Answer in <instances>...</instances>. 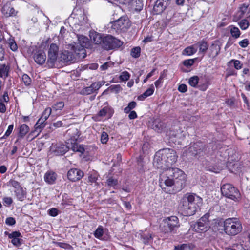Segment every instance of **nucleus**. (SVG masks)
Here are the masks:
<instances>
[{
  "label": "nucleus",
  "mask_w": 250,
  "mask_h": 250,
  "mask_svg": "<svg viewBox=\"0 0 250 250\" xmlns=\"http://www.w3.org/2000/svg\"><path fill=\"white\" fill-rule=\"evenodd\" d=\"M188 248L187 244H183L180 246L175 247V250H185Z\"/></svg>",
  "instance_id": "69168bd1"
},
{
  "label": "nucleus",
  "mask_w": 250,
  "mask_h": 250,
  "mask_svg": "<svg viewBox=\"0 0 250 250\" xmlns=\"http://www.w3.org/2000/svg\"><path fill=\"white\" fill-rule=\"evenodd\" d=\"M6 108L5 104L2 103V100L0 99V112L4 113L6 111Z\"/></svg>",
  "instance_id": "338daca9"
},
{
  "label": "nucleus",
  "mask_w": 250,
  "mask_h": 250,
  "mask_svg": "<svg viewBox=\"0 0 250 250\" xmlns=\"http://www.w3.org/2000/svg\"><path fill=\"white\" fill-rule=\"evenodd\" d=\"M113 65V63L112 62H106L105 63H104L103 64H102L100 66V69L102 71H104V70L107 69V68L108 67H112Z\"/></svg>",
  "instance_id": "3c124183"
},
{
  "label": "nucleus",
  "mask_w": 250,
  "mask_h": 250,
  "mask_svg": "<svg viewBox=\"0 0 250 250\" xmlns=\"http://www.w3.org/2000/svg\"><path fill=\"white\" fill-rule=\"evenodd\" d=\"M7 185L8 186H11L13 187L14 188H15L16 190L21 187L18 181H15V180L13 179H11L7 183Z\"/></svg>",
  "instance_id": "ea45409f"
},
{
  "label": "nucleus",
  "mask_w": 250,
  "mask_h": 250,
  "mask_svg": "<svg viewBox=\"0 0 250 250\" xmlns=\"http://www.w3.org/2000/svg\"><path fill=\"white\" fill-rule=\"evenodd\" d=\"M136 106V103L134 101H132L128 104L127 107H125L124 109V111L125 113H129L131 110L134 109Z\"/></svg>",
  "instance_id": "c9c22d12"
},
{
  "label": "nucleus",
  "mask_w": 250,
  "mask_h": 250,
  "mask_svg": "<svg viewBox=\"0 0 250 250\" xmlns=\"http://www.w3.org/2000/svg\"><path fill=\"white\" fill-rule=\"evenodd\" d=\"M178 90L181 92H185L187 91V86L185 84H180L178 87Z\"/></svg>",
  "instance_id": "680f3d73"
},
{
  "label": "nucleus",
  "mask_w": 250,
  "mask_h": 250,
  "mask_svg": "<svg viewBox=\"0 0 250 250\" xmlns=\"http://www.w3.org/2000/svg\"><path fill=\"white\" fill-rule=\"evenodd\" d=\"M5 222L7 225L12 226L15 224L16 221L14 218L8 217L6 219Z\"/></svg>",
  "instance_id": "13d9d810"
},
{
  "label": "nucleus",
  "mask_w": 250,
  "mask_h": 250,
  "mask_svg": "<svg viewBox=\"0 0 250 250\" xmlns=\"http://www.w3.org/2000/svg\"><path fill=\"white\" fill-rule=\"evenodd\" d=\"M142 238L143 239V242L146 244L151 238V235L150 234L144 235L142 236Z\"/></svg>",
  "instance_id": "0e129e2a"
},
{
  "label": "nucleus",
  "mask_w": 250,
  "mask_h": 250,
  "mask_svg": "<svg viewBox=\"0 0 250 250\" xmlns=\"http://www.w3.org/2000/svg\"><path fill=\"white\" fill-rule=\"evenodd\" d=\"M128 117L130 120L134 119L137 117V115L135 111H131L129 112Z\"/></svg>",
  "instance_id": "774afa93"
},
{
  "label": "nucleus",
  "mask_w": 250,
  "mask_h": 250,
  "mask_svg": "<svg viewBox=\"0 0 250 250\" xmlns=\"http://www.w3.org/2000/svg\"><path fill=\"white\" fill-rule=\"evenodd\" d=\"M49 214L51 216H56L58 215V210L56 208H52L49 210Z\"/></svg>",
  "instance_id": "e2e57ef3"
},
{
  "label": "nucleus",
  "mask_w": 250,
  "mask_h": 250,
  "mask_svg": "<svg viewBox=\"0 0 250 250\" xmlns=\"http://www.w3.org/2000/svg\"><path fill=\"white\" fill-rule=\"evenodd\" d=\"M202 199L195 194L187 193L182 198L179 209L185 216H191L202 206Z\"/></svg>",
  "instance_id": "f03ea898"
},
{
  "label": "nucleus",
  "mask_w": 250,
  "mask_h": 250,
  "mask_svg": "<svg viewBox=\"0 0 250 250\" xmlns=\"http://www.w3.org/2000/svg\"><path fill=\"white\" fill-rule=\"evenodd\" d=\"M52 109L50 107L46 108L43 112L42 116L38 120L37 122L35 125V130L32 133L35 132H38L37 135L42 130V129L45 127L46 124L45 122L49 118V116L51 114Z\"/></svg>",
  "instance_id": "9b49d317"
},
{
  "label": "nucleus",
  "mask_w": 250,
  "mask_h": 250,
  "mask_svg": "<svg viewBox=\"0 0 250 250\" xmlns=\"http://www.w3.org/2000/svg\"><path fill=\"white\" fill-rule=\"evenodd\" d=\"M239 45L245 48L246 47L248 44H249V41L247 39H245L239 42Z\"/></svg>",
  "instance_id": "4d7b16f0"
},
{
  "label": "nucleus",
  "mask_w": 250,
  "mask_h": 250,
  "mask_svg": "<svg viewBox=\"0 0 250 250\" xmlns=\"http://www.w3.org/2000/svg\"><path fill=\"white\" fill-rule=\"evenodd\" d=\"M130 77L129 73L127 71H125L121 73L119 78L122 81H126L129 79Z\"/></svg>",
  "instance_id": "79ce46f5"
},
{
  "label": "nucleus",
  "mask_w": 250,
  "mask_h": 250,
  "mask_svg": "<svg viewBox=\"0 0 250 250\" xmlns=\"http://www.w3.org/2000/svg\"><path fill=\"white\" fill-rule=\"evenodd\" d=\"M83 176V172L80 169L73 168L70 169L67 173L68 179L72 182L79 180Z\"/></svg>",
  "instance_id": "dca6fc26"
},
{
  "label": "nucleus",
  "mask_w": 250,
  "mask_h": 250,
  "mask_svg": "<svg viewBox=\"0 0 250 250\" xmlns=\"http://www.w3.org/2000/svg\"><path fill=\"white\" fill-rule=\"evenodd\" d=\"M227 250H247L244 246V244H235L232 248H229Z\"/></svg>",
  "instance_id": "e433bc0d"
},
{
  "label": "nucleus",
  "mask_w": 250,
  "mask_h": 250,
  "mask_svg": "<svg viewBox=\"0 0 250 250\" xmlns=\"http://www.w3.org/2000/svg\"><path fill=\"white\" fill-rule=\"evenodd\" d=\"M104 234V229L102 226H99L94 233V236L99 239H101Z\"/></svg>",
  "instance_id": "f704fd0d"
},
{
  "label": "nucleus",
  "mask_w": 250,
  "mask_h": 250,
  "mask_svg": "<svg viewBox=\"0 0 250 250\" xmlns=\"http://www.w3.org/2000/svg\"><path fill=\"white\" fill-rule=\"evenodd\" d=\"M102 84H103L100 82L94 83L89 86L83 88L81 91V93L85 95L91 94L97 91L101 87Z\"/></svg>",
  "instance_id": "f3484780"
},
{
  "label": "nucleus",
  "mask_w": 250,
  "mask_h": 250,
  "mask_svg": "<svg viewBox=\"0 0 250 250\" xmlns=\"http://www.w3.org/2000/svg\"><path fill=\"white\" fill-rule=\"evenodd\" d=\"M154 129L157 132L161 131L163 128V123L162 122L155 121L154 123Z\"/></svg>",
  "instance_id": "a19ab883"
},
{
  "label": "nucleus",
  "mask_w": 250,
  "mask_h": 250,
  "mask_svg": "<svg viewBox=\"0 0 250 250\" xmlns=\"http://www.w3.org/2000/svg\"><path fill=\"white\" fill-rule=\"evenodd\" d=\"M110 110V109L109 107H104L99 112L98 115V116L102 117H104Z\"/></svg>",
  "instance_id": "09e8293b"
},
{
  "label": "nucleus",
  "mask_w": 250,
  "mask_h": 250,
  "mask_svg": "<svg viewBox=\"0 0 250 250\" xmlns=\"http://www.w3.org/2000/svg\"><path fill=\"white\" fill-rule=\"evenodd\" d=\"M195 231L197 232H205L208 229V216L202 217L194 226Z\"/></svg>",
  "instance_id": "4468645a"
},
{
  "label": "nucleus",
  "mask_w": 250,
  "mask_h": 250,
  "mask_svg": "<svg viewBox=\"0 0 250 250\" xmlns=\"http://www.w3.org/2000/svg\"><path fill=\"white\" fill-rule=\"evenodd\" d=\"M66 145L63 144H59L51 147V150L54 152L56 155H62L65 154L69 149H71L74 152H78L81 154H83L85 149L81 147H75L74 145L71 143L66 142Z\"/></svg>",
  "instance_id": "423d86ee"
},
{
  "label": "nucleus",
  "mask_w": 250,
  "mask_h": 250,
  "mask_svg": "<svg viewBox=\"0 0 250 250\" xmlns=\"http://www.w3.org/2000/svg\"><path fill=\"white\" fill-rule=\"evenodd\" d=\"M90 40L96 44H101L103 47L104 36L102 34L94 31H90L89 34Z\"/></svg>",
  "instance_id": "a211bd4d"
},
{
  "label": "nucleus",
  "mask_w": 250,
  "mask_h": 250,
  "mask_svg": "<svg viewBox=\"0 0 250 250\" xmlns=\"http://www.w3.org/2000/svg\"><path fill=\"white\" fill-rule=\"evenodd\" d=\"M11 242L16 247H19L21 245L20 239L19 238L12 239Z\"/></svg>",
  "instance_id": "052dcab7"
},
{
  "label": "nucleus",
  "mask_w": 250,
  "mask_h": 250,
  "mask_svg": "<svg viewBox=\"0 0 250 250\" xmlns=\"http://www.w3.org/2000/svg\"><path fill=\"white\" fill-rule=\"evenodd\" d=\"M154 91V88L152 84L142 95L138 96L139 100H144L146 97L153 94Z\"/></svg>",
  "instance_id": "bb28decb"
},
{
  "label": "nucleus",
  "mask_w": 250,
  "mask_h": 250,
  "mask_svg": "<svg viewBox=\"0 0 250 250\" xmlns=\"http://www.w3.org/2000/svg\"><path fill=\"white\" fill-rule=\"evenodd\" d=\"M66 135L70 137L66 142L71 143L74 145L75 147L84 148L83 145H78L76 142L80 135V133L77 128L71 127L66 131Z\"/></svg>",
  "instance_id": "ddd939ff"
},
{
  "label": "nucleus",
  "mask_w": 250,
  "mask_h": 250,
  "mask_svg": "<svg viewBox=\"0 0 250 250\" xmlns=\"http://www.w3.org/2000/svg\"><path fill=\"white\" fill-rule=\"evenodd\" d=\"M186 175L185 173L178 168H167L160 175V186L162 189L164 186L171 187L175 186L181 188L185 185Z\"/></svg>",
  "instance_id": "f257e3e1"
},
{
  "label": "nucleus",
  "mask_w": 250,
  "mask_h": 250,
  "mask_svg": "<svg viewBox=\"0 0 250 250\" xmlns=\"http://www.w3.org/2000/svg\"><path fill=\"white\" fill-rule=\"evenodd\" d=\"M88 44V39L83 35H80L78 37V42L69 44L68 48L72 50L79 57L84 58L86 56L84 48Z\"/></svg>",
  "instance_id": "20e7f679"
},
{
  "label": "nucleus",
  "mask_w": 250,
  "mask_h": 250,
  "mask_svg": "<svg viewBox=\"0 0 250 250\" xmlns=\"http://www.w3.org/2000/svg\"><path fill=\"white\" fill-rule=\"evenodd\" d=\"M9 67L5 64L0 65V78L8 76Z\"/></svg>",
  "instance_id": "2f4dec72"
},
{
  "label": "nucleus",
  "mask_w": 250,
  "mask_h": 250,
  "mask_svg": "<svg viewBox=\"0 0 250 250\" xmlns=\"http://www.w3.org/2000/svg\"><path fill=\"white\" fill-rule=\"evenodd\" d=\"M141 49L139 47H136L131 49V55L134 58H138L140 55Z\"/></svg>",
  "instance_id": "58836bf2"
},
{
  "label": "nucleus",
  "mask_w": 250,
  "mask_h": 250,
  "mask_svg": "<svg viewBox=\"0 0 250 250\" xmlns=\"http://www.w3.org/2000/svg\"><path fill=\"white\" fill-rule=\"evenodd\" d=\"M14 127L13 125H10L8 126V128L4 135V136L2 138H4L5 137H8L10 135V134L11 133Z\"/></svg>",
  "instance_id": "6e6d98bb"
},
{
  "label": "nucleus",
  "mask_w": 250,
  "mask_h": 250,
  "mask_svg": "<svg viewBox=\"0 0 250 250\" xmlns=\"http://www.w3.org/2000/svg\"><path fill=\"white\" fill-rule=\"evenodd\" d=\"M178 218L175 216L164 219L160 225V229L164 233L171 232L179 227Z\"/></svg>",
  "instance_id": "0eeeda50"
},
{
  "label": "nucleus",
  "mask_w": 250,
  "mask_h": 250,
  "mask_svg": "<svg viewBox=\"0 0 250 250\" xmlns=\"http://www.w3.org/2000/svg\"><path fill=\"white\" fill-rule=\"evenodd\" d=\"M108 140V135L105 132H103L101 135V141L103 144H105Z\"/></svg>",
  "instance_id": "8fccbe9b"
},
{
  "label": "nucleus",
  "mask_w": 250,
  "mask_h": 250,
  "mask_svg": "<svg viewBox=\"0 0 250 250\" xmlns=\"http://www.w3.org/2000/svg\"><path fill=\"white\" fill-rule=\"evenodd\" d=\"M22 80L24 84L26 86H28L30 85L31 83V79L29 77L28 75H27L26 74H24L22 76Z\"/></svg>",
  "instance_id": "a18cd8bd"
},
{
  "label": "nucleus",
  "mask_w": 250,
  "mask_h": 250,
  "mask_svg": "<svg viewBox=\"0 0 250 250\" xmlns=\"http://www.w3.org/2000/svg\"><path fill=\"white\" fill-rule=\"evenodd\" d=\"M57 175L53 171H47L45 173L44 179L45 181L49 184H52L56 179Z\"/></svg>",
  "instance_id": "4be33fe9"
},
{
  "label": "nucleus",
  "mask_w": 250,
  "mask_h": 250,
  "mask_svg": "<svg viewBox=\"0 0 250 250\" xmlns=\"http://www.w3.org/2000/svg\"><path fill=\"white\" fill-rule=\"evenodd\" d=\"M3 201L5 206H9L13 203V200L11 197H5L3 198Z\"/></svg>",
  "instance_id": "864d4df0"
},
{
  "label": "nucleus",
  "mask_w": 250,
  "mask_h": 250,
  "mask_svg": "<svg viewBox=\"0 0 250 250\" xmlns=\"http://www.w3.org/2000/svg\"><path fill=\"white\" fill-rule=\"evenodd\" d=\"M58 55V47L54 43L50 44L48 52V59L47 64L49 67H53L55 66Z\"/></svg>",
  "instance_id": "f8f14e48"
},
{
  "label": "nucleus",
  "mask_w": 250,
  "mask_h": 250,
  "mask_svg": "<svg viewBox=\"0 0 250 250\" xmlns=\"http://www.w3.org/2000/svg\"><path fill=\"white\" fill-rule=\"evenodd\" d=\"M199 78L197 76H193L189 80V84L193 87H195L198 83Z\"/></svg>",
  "instance_id": "49530a36"
},
{
  "label": "nucleus",
  "mask_w": 250,
  "mask_h": 250,
  "mask_svg": "<svg viewBox=\"0 0 250 250\" xmlns=\"http://www.w3.org/2000/svg\"><path fill=\"white\" fill-rule=\"evenodd\" d=\"M244 241H243V243L244 244V246L246 247L247 250H250V231L246 233Z\"/></svg>",
  "instance_id": "473e14b6"
},
{
  "label": "nucleus",
  "mask_w": 250,
  "mask_h": 250,
  "mask_svg": "<svg viewBox=\"0 0 250 250\" xmlns=\"http://www.w3.org/2000/svg\"><path fill=\"white\" fill-rule=\"evenodd\" d=\"M8 43L9 44V46L12 51H15L17 50L18 48L17 45L13 39H9L8 41Z\"/></svg>",
  "instance_id": "c03bdc74"
},
{
  "label": "nucleus",
  "mask_w": 250,
  "mask_h": 250,
  "mask_svg": "<svg viewBox=\"0 0 250 250\" xmlns=\"http://www.w3.org/2000/svg\"><path fill=\"white\" fill-rule=\"evenodd\" d=\"M106 183L108 186L114 187L118 184V180L113 177H110L107 180Z\"/></svg>",
  "instance_id": "de8ad7c7"
},
{
  "label": "nucleus",
  "mask_w": 250,
  "mask_h": 250,
  "mask_svg": "<svg viewBox=\"0 0 250 250\" xmlns=\"http://www.w3.org/2000/svg\"><path fill=\"white\" fill-rule=\"evenodd\" d=\"M123 42L110 35L104 36L103 48L106 50L118 48L122 46Z\"/></svg>",
  "instance_id": "9d476101"
},
{
  "label": "nucleus",
  "mask_w": 250,
  "mask_h": 250,
  "mask_svg": "<svg viewBox=\"0 0 250 250\" xmlns=\"http://www.w3.org/2000/svg\"><path fill=\"white\" fill-rule=\"evenodd\" d=\"M194 62V59H188L184 61L183 64L189 67L193 65Z\"/></svg>",
  "instance_id": "5fc2aeb1"
},
{
  "label": "nucleus",
  "mask_w": 250,
  "mask_h": 250,
  "mask_svg": "<svg viewBox=\"0 0 250 250\" xmlns=\"http://www.w3.org/2000/svg\"><path fill=\"white\" fill-rule=\"evenodd\" d=\"M221 189L222 194L224 196L233 200H237L240 197V194L238 190L230 184L224 185Z\"/></svg>",
  "instance_id": "1a4fd4ad"
},
{
  "label": "nucleus",
  "mask_w": 250,
  "mask_h": 250,
  "mask_svg": "<svg viewBox=\"0 0 250 250\" xmlns=\"http://www.w3.org/2000/svg\"><path fill=\"white\" fill-rule=\"evenodd\" d=\"M74 58V55L71 52L68 51H63L61 54L60 59L61 61H63L64 62H68L73 60Z\"/></svg>",
  "instance_id": "412c9836"
},
{
  "label": "nucleus",
  "mask_w": 250,
  "mask_h": 250,
  "mask_svg": "<svg viewBox=\"0 0 250 250\" xmlns=\"http://www.w3.org/2000/svg\"><path fill=\"white\" fill-rule=\"evenodd\" d=\"M224 231L226 234L235 235L241 231L242 226L240 221L235 218H229L224 221Z\"/></svg>",
  "instance_id": "39448f33"
},
{
  "label": "nucleus",
  "mask_w": 250,
  "mask_h": 250,
  "mask_svg": "<svg viewBox=\"0 0 250 250\" xmlns=\"http://www.w3.org/2000/svg\"><path fill=\"white\" fill-rule=\"evenodd\" d=\"M195 45L197 46V49L199 48V53L203 55L206 52L208 47L207 42L203 40L199 41Z\"/></svg>",
  "instance_id": "5701e85b"
},
{
  "label": "nucleus",
  "mask_w": 250,
  "mask_h": 250,
  "mask_svg": "<svg viewBox=\"0 0 250 250\" xmlns=\"http://www.w3.org/2000/svg\"><path fill=\"white\" fill-rule=\"evenodd\" d=\"M233 62L234 66L236 69H240L242 68V64L241 62L237 60H232L230 62Z\"/></svg>",
  "instance_id": "603ef678"
},
{
  "label": "nucleus",
  "mask_w": 250,
  "mask_h": 250,
  "mask_svg": "<svg viewBox=\"0 0 250 250\" xmlns=\"http://www.w3.org/2000/svg\"><path fill=\"white\" fill-rule=\"evenodd\" d=\"M98 178V174L97 172L95 171H93L89 172L87 182L90 185H92L93 183L97 184Z\"/></svg>",
  "instance_id": "cd10ccee"
},
{
  "label": "nucleus",
  "mask_w": 250,
  "mask_h": 250,
  "mask_svg": "<svg viewBox=\"0 0 250 250\" xmlns=\"http://www.w3.org/2000/svg\"><path fill=\"white\" fill-rule=\"evenodd\" d=\"M178 156L175 151L171 148H166L156 152L154 157L153 165L158 168H164V166L175 163Z\"/></svg>",
  "instance_id": "7ed1b4c3"
},
{
  "label": "nucleus",
  "mask_w": 250,
  "mask_h": 250,
  "mask_svg": "<svg viewBox=\"0 0 250 250\" xmlns=\"http://www.w3.org/2000/svg\"><path fill=\"white\" fill-rule=\"evenodd\" d=\"M210 49L213 55L215 57L217 56L219 53L220 47L217 44H213L210 47Z\"/></svg>",
  "instance_id": "4c0bfd02"
},
{
  "label": "nucleus",
  "mask_w": 250,
  "mask_h": 250,
  "mask_svg": "<svg viewBox=\"0 0 250 250\" xmlns=\"http://www.w3.org/2000/svg\"><path fill=\"white\" fill-rule=\"evenodd\" d=\"M197 52V46L194 44L186 47L183 51V54L191 56Z\"/></svg>",
  "instance_id": "c85d7f7f"
},
{
  "label": "nucleus",
  "mask_w": 250,
  "mask_h": 250,
  "mask_svg": "<svg viewBox=\"0 0 250 250\" xmlns=\"http://www.w3.org/2000/svg\"><path fill=\"white\" fill-rule=\"evenodd\" d=\"M64 106V104L63 102H59L54 104L52 108V111L57 112L58 111L61 110Z\"/></svg>",
  "instance_id": "72a5a7b5"
},
{
  "label": "nucleus",
  "mask_w": 250,
  "mask_h": 250,
  "mask_svg": "<svg viewBox=\"0 0 250 250\" xmlns=\"http://www.w3.org/2000/svg\"><path fill=\"white\" fill-rule=\"evenodd\" d=\"M29 131V127L26 124L21 125L20 127L19 136L23 138Z\"/></svg>",
  "instance_id": "7c9ffc66"
},
{
  "label": "nucleus",
  "mask_w": 250,
  "mask_h": 250,
  "mask_svg": "<svg viewBox=\"0 0 250 250\" xmlns=\"http://www.w3.org/2000/svg\"><path fill=\"white\" fill-rule=\"evenodd\" d=\"M15 193L17 199L20 201H22L26 198V192L22 187L15 190Z\"/></svg>",
  "instance_id": "a878e982"
},
{
  "label": "nucleus",
  "mask_w": 250,
  "mask_h": 250,
  "mask_svg": "<svg viewBox=\"0 0 250 250\" xmlns=\"http://www.w3.org/2000/svg\"><path fill=\"white\" fill-rule=\"evenodd\" d=\"M239 25L241 29L246 30L248 28L249 23L247 20L243 19L239 22Z\"/></svg>",
  "instance_id": "37998d69"
},
{
  "label": "nucleus",
  "mask_w": 250,
  "mask_h": 250,
  "mask_svg": "<svg viewBox=\"0 0 250 250\" xmlns=\"http://www.w3.org/2000/svg\"><path fill=\"white\" fill-rule=\"evenodd\" d=\"M163 0H157L154 5L153 9L157 14L162 13L165 9Z\"/></svg>",
  "instance_id": "b1692460"
},
{
  "label": "nucleus",
  "mask_w": 250,
  "mask_h": 250,
  "mask_svg": "<svg viewBox=\"0 0 250 250\" xmlns=\"http://www.w3.org/2000/svg\"><path fill=\"white\" fill-rule=\"evenodd\" d=\"M73 22L75 24L83 25L87 22L88 19L84 12L81 9L77 10L76 13H73Z\"/></svg>",
  "instance_id": "2eb2a0df"
},
{
  "label": "nucleus",
  "mask_w": 250,
  "mask_h": 250,
  "mask_svg": "<svg viewBox=\"0 0 250 250\" xmlns=\"http://www.w3.org/2000/svg\"><path fill=\"white\" fill-rule=\"evenodd\" d=\"M130 26L129 20L125 17H122L112 23L111 28L117 33H121L127 31Z\"/></svg>",
  "instance_id": "6e6552de"
},
{
  "label": "nucleus",
  "mask_w": 250,
  "mask_h": 250,
  "mask_svg": "<svg viewBox=\"0 0 250 250\" xmlns=\"http://www.w3.org/2000/svg\"><path fill=\"white\" fill-rule=\"evenodd\" d=\"M21 234L20 232L17 231H14L9 234L8 236L11 239L17 238L20 236Z\"/></svg>",
  "instance_id": "bf43d9fd"
},
{
  "label": "nucleus",
  "mask_w": 250,
  "mask_h": 250,
  "mask_svg": "<svg viewBox=\"0 0 250 250\" xmlns=\"http://www.w3.org/2000/svg\"><path fill=\"white\" fill-rule=\"evenodd\" d=\"M1 11L2 14L6 17L15 16L17 14V11H16L13 7L7 5L4 6L2 8Z\"/></svg>",
  "instance_id": "aec40b11"
},
{
  "label": "nucleus",
  "mask_w": 250,
  "mask_h": 250,
  "mask_svg": "<svg viewBox=\"0 0 250 250\" xmlns=\"http://www.w3.org/2000/svg\"><path fill=\"white\" fill-rule=\"evenodd\" d=\"M229 28L230 33L233 38L237 39L240 37L241 32L238 27L231 25Z\"/></svg>",
  "instance_id": "c756f323"
},
{
  "label": "nucleus",
  "mask_w": 250,
  "mask_h": 250,
  "mask_svg": "<svg viewBox=\"0 0 250 250\" xmlns=\"http://www.w3.org/2000/svg\"><path fill=\"white\" fill-rule=\"evenodd\" d=\"M202 144L201 143H195L189 147V150L195 155L200 154L201 151H202Z\"/></svg>",
  "instance_id": "393cba45"
},
{
  "label": "nucleus",
  "mask_w": 250,
  "mask_h": 250,
  "mask_svg": "<svg viewBox=\"0 0 250 250\" xmlns=\"http://www.w3.org/2000/svg\"><path fill=\"white\" fill-rule=\"evenodd\" d=\"M33 58L35 62L40 65L43 64L46 59L45 53L42 50L37 51L34 54Z\"/></svg>",
  "instance_id": "6ab92c4d"
}]
</instances>
